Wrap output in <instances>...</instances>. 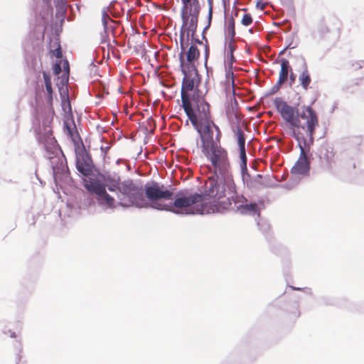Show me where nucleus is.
Here are the masks:
<instances>
[{
    "label": "nucleus",
    "instance_id": "obj_14",
    "mask_svg": "<svg viewBox=\"0 0 364 364\" xmlns=\"http://www.w3.org/2000/svg\"><path fill=\"white\" fill-rule=\"evenodd\" d=\"M39 140L48 150L51 149L52 151H54L55 149H57L56 140L53 136V132L49 126L45 128L44 134H40Z\"/></svg>",
    "mask_w": 364,
    "mask_h": 364
},
{
    "label": "nucleus",
    "instance_id": "obj_3",
    "mask_svg": "<svg viewBox=\"0 0 364 364\" xmlns=\"http://www.w3.org/2000/svg\"><path fill=\"white\" fill-rule=\"evenodd\" d=\"M229 206L230 203H225L220 205H208L207 201H204V196L202 194H191L187 190H183L176 193L173 205H168L167 210L177 214L203 215L213 213L221 208H228Z\"/></svg>",
    "mask_w": 364,
    "mask_h": 364
},
{
    "label": "nucleus",
    "instance_id": "obj_25",
    "mask_svg": "<svg viewBox=\"0 0 364 364\" xmlns=\"http://www.w3.org/2000/svg\"><path fill=\"white\" fill-rule=\"evenodd\" d=\"M253 22L252 16L250 14H244L241 18V23L245 26H250Z\"/></svg>",
    "mask_w": 364,
    "mask_h": 364
},
{
    "label": "nucleus",
    "instance_id": "obj_24",
    "mask_svg": "<svg viewBox=\"0 0 364 364\" xmlns=\"http://www.w3.org/2000/svg\"><path fill=\"white\" fill-rule=\"evenodd\" d=\"M227 31H228V36L231 38H234V37L235 36V20L232 17H231L228 20V26H227Z\"/></svg>",
    "mask_w": 364,
    "mask_h": 364
},
{
    "label": "nucleus",
    "instance_id": "obj_6",
    "mask_svg": "<svg viewBox=\"0 0 364 364\" xmlns=\"http://www.w3.org/2000/svg\"><path fill=\"white\" fill-rule=\"evenodd\" d=\"M143 195L147 201L146 206H137L138 208L151 207L158 210H168V205L161 202L162 200L172 199L173 192L164 189V186H160L156 182L145 185L143 189Z\"/></svg>",
    "mask_w": 364,
    "mask_h": 364
},
{
    "label": "nucleus",
    "instance_id": "obj_31",
    "mask_svg": "<svg viewBox=\"0 0 364 364\" xmlns=\"http://www.w3.org/2000/svg\"><path fill=\"white\" fill-rule=\"evenodd\" d=\"M266 4H264L262 1H257V8L260 9L261 10H264L265 9Z\"/></svg>",
    "mask_w": 364,
    "mask_h": 364
},
{
    "label": "nucleus",
    "instance_id": "obj_18",
    "mask_svg": "<svg viewBox=\"0 0 364 364\" xmlns=\"http://www.w3.org/2000/svg\"><path fill=\"white\" fill-rule=\"evenodd\" d=\"M186 62L185 63L188 65H194L193 63L198 60L200 57V51L196 45H191L186 53Z\"/></svg>",
    "mask_w": 364,
    "mask_h": 364
},
{
    "label": "nucleus",
    "instance_id": "obj_26",
    "mask_svg": "<svg viewBox=\"0 0 364 364\" xmlns=\"http://www.w3.org/2000/svg\"><path fill=\"white\" fill-rule=\"evenodd\" d=\"M240 151V159L241 161L240 166L241 168L247 169V156H246V151L245 149H239Z\"/></svg>",
    "mask_w": 364,
    "mask_h": 364
},
{
    "label": "nucleus",
    "instance_id": "obj_11",
    "mask_svg": "<svg viewBox=\"0 0 364 364\" xmlns=\"http://www.w3.org/2000/svg\"><path fill=\"white\" fill-rule=\"evenodd\" d=\"M75 154L77 171L85 176H90L92 171V160L82 141L75 146Z\"/></svg>",
    "mask_w": 364,
    "mask_h": 364
},
{
    "label": "nucleus",
    "instance_id": "obj_9",
    "mask_svg": "<svg viewBox=\"0 0 364 364\" xmlns=\"http://www.w3.org/2000/svg\"><path fill=\"white\" fill-rule=\"evenodd\" d=\"M200 134L201 150L204 151L220 144L221 132L218 125L211 119L196 128Z\"/></svg>",
    "mask_w": 364,
    "mask_h": 364
},
{
    "label": "nucleus",
    "instance_id": "obj_5",
    "mask_svg": "<svg viewBox=\"0 0 364 364\" xmlns=\"http://www.w3.org/2000/svg\"><path fill=\"white\" fill-rule=\"evenodd\" d=\"M186 114L195 128L210 120V106L203 99L192 96V99H184L181 102Z\"/></svg>",
    "mask_w": 364,
    "mask_h": 364
},
{
    "label": "nucleus",
    "instance_id": "obj_21",
    "mask_svg": "<svg viewBox=\"0 0 364 364\" xmlns=\"http://www.w3.org/2000/svg\"><path fill=\"white\" fill-rule=\"evenodd\" d=\"M299 80L301 83V87L306 90L311 82V76L308 69L306 68L301 74L299 77Z\"/></svg>",
    "mask_w": 364,
    "mask_h": 364
},
{
    "label": "nucleus",
    "instance_id": "obj_36",
    "mask_svg": "<svg viewBox=\"0 0 364 364\" xmlns=\"http://www.w3.org/2000/svg\"><path fill=\"white\" fill-rule=\"evenodd\" d=\"M250 33H253V30H252V29H250Z\"/></svg>",
    "mask_w": 364,
    "mask_h": 364
},
{
    "label": "nucleus",
    "instance_id": "obj_27",
    "mask_svg": "<svg viewBox=\"0 0 364 364\" xmlns=\"http://www.w3.org/2000/svg\"><path fill=\"white\" fill-rule=\"evenodd\" d=\"M208 21L209 24L210 23L212 16H213V0H208Z\"/></svg>",
    "mask_w": 364,
    "mask_h": 364
},
{
    "label": "nucleus",
    "instance_id": "obj_12",
    "mask_svg": "<svg viewBox=\"0 0 364 364\" xmlns=\"http://www.w3.org/2000/svg\"><path fill=\"white\" fill-rule=\"evenodd\" d=\"M199 14H181L182 18V28L180 33V46L183 43V46L184 42V35L185 33H187V36H189V33H191V35L193 36L197 29V24L198 20Z\"/></svg>",
    "mask_w": 364,
    "mask_h": 364
},
{
    "label": "nucleus",
    "instance_id": "obj_37",
    "mask_svg": "<svg viewBox=\"0 0 364 364\" xmlns=\"http://www.w3.org/2000/svg\"><path fill=\"white\" fill-rule=\"evenodd\" d=\"M67 103H68V105H69V107H70V102H69L68 100Z\"/></svg>",
    "mask_w": 364,
    "mask_h": 364
},
{
    "label": "nucleus",
    "instance_id": "obj_2",
    "mask_svg": "<svg viewBox=\"0 0 364 364\" xmlns=\"http://www.w3.org/2000/svg\"><path fill=\"white\" fill-rule=\"evenodd\" d=\"M204 201L213 199L208 202V205L215 204L220 205L225 203H230L228 208H221L215 212H221L225 210H232L241 214L250 213H255L257 209L255 203H247V200L242 196L236 193V186L232 176L223 174H213L205 183Z\"/></svg>",
    "mask_w": 364,
    "mask_h": 364
},
{
    "label": "nucleus",
    "instance_id": "obj_34",
    "mask_svg": "<svg viewBox=\"0 0 364 364\" xmlns=\"http://www.w3.org/2000/svg\"><path fill=\"white\" fill-rule=\"evenodd\" d=\"M229 48H230V52H231V55H232V51H233V49H234V48H233V45H232V44H231V43H230V44H229Z\"/></svg>",
    "mask_w": 364,
    "mask_h": 364
},
{
    "label": "nucleus",
    "instance_id": "obj_17",
    "mask_svg": "<svg viewBox=\"0 0 364 364\" xmlns=\"http://www.w3.org/2000/svg\"><path fill=\"white\" fill-rule=\"evenodd\" d=\"M226 115L229 122L231 124L232 129H237V127H240L241 117L237 111L233 107L231 108L228 107L226 110Z\"/></svg>",
    "mask_w": 364,
    "mask_h": 364
},
{
    "label": "nucleus",
    "instance_id": "obj_20",
    "mask_svg": "<svg viewBox=\"0 0 364 364\" xmlns=\"http://www.w3.org/2000/svg\"><path fill=\"white\" fill-rule=\"evenodd\" d=\"M43 79H44L46 90V92L48 95V102L50 105H52L53 91V88H52L50 76L45 72L43 73Z\"/></svg>",
    "mask_w": 364,
    "mask_h": 364
},
{
    "label": "nucleus",
    "instance_id": "obj_19",
    "mask_svg": "<svg viewBox=\"0 0 364 364\" xmlns=\"http://www.w3.org/2000/svg\"><path fill=\"white\" fill-rule=\"evenodd\" d=\"M50 46V53L52 57H55L56 58H62L63 53L61 49V46L59 40L58 38H55L54 40H51L49 43Z\"/></svg>",
    "mask_w": 364,
    "mask_h": 364
},
{
    "label": "nucleus",
    "instance_id": "obj_4",
    "mask_svg": "<svg viewBox=\"0 0 364 364\" xmlns=\"http://www.w3.org/2000/svg\"><path fill=\"white\" fill-rule=\"evenodd\" d=\"M105 188H107L110 191L118 190L119 195V204L122 206H146L147 201L143 195L142 187L137 186L132 180L128 179L120 182L119 177L104 178Z\"/></svg>",
    "mask_w": 364,
    "mask_h": 364
},
{
    "label": "nucleus",
    "instance_id": "obj_8",
    "mask_svg": "<svg viewBox=\"0 0 364 364\" xmlns=\"http://www.w3.org/2000/svg\"><path fill=\"white\" fill-rule=\"evenodd\" d=\"M211 162L213 174L232 176L227 150L220 144L202 151Z\"/></svg>",
    "mask_w": 364,
    "mask_h": 364
},
{
    "label": "nucleus",
    "instance_id": "obj_1",
    "mask_svg": "<svg viewBox=\"0 0 364 364\" xmlns=\"http://www.w3.org/2000/svg\"><path fill=\"white\" fill-rule=\"evenodd\" d=\"M273 103L290 130L291 136L299 143H305L306 137L313 143L315 129L318 126V119L315 111L311 107L306 106L304 107L299 113L296 107L289 105L282 97H276ZM299 146L300 155L291 171L294 174L302 175L309 172L310 162L304 147L300 144Z\"/></svg>",
    "mask_w": 364,
    "mask_h": 364
},
{
    "label": "nucleus",
    "instance_id": "obj_30",
    "mask_svg": "<svg viewBox=\"0 0 364 364\" xmlns=\"http://www.w3.org/2000/svg\"><path fill=\"white\" fill-rule=\"evenodd\" d=\"M53 71H54V73L55 75H58L61 72V67H60V63H55L53 66Z\"/></svg>",
    "mask_w": 364,
    "mask_h": 364
},
{
    "label": "nucleus",
    "instance_id": "obj_32",
    "mask_svg": "<svg viewBox=\"0 0 364 364\" xmlns=\"http://www.w3.org/2000/svg\"><path fill=\"white\" fill-rule=\"evenodd\" d=\"M289 79H290V85H292L295 82V79H296V75L294 74L292 70L290 71Z\"/></svg>",
    "mask_w": 364,
    "mask_h": 364
},
{
    "label": "nucleus",
    "instance_id": "obj_35",
    "mask_svg": "<svg viewBox=\"0 0 364 364\" xmlns=\"http://www.w3.org/2000/svg\"><path fill=\"white\" fill-rule=\"evenodd\" d=\"M353 168H355V164L354 163L353 164Z\"/></svg>",
    "mask_w": 364,
    "mask_h": 364
},
{
    "label": "nucleus",
    "instance_id": "obj_33",
    "mask_svg": "<svg viewBox=\"0 0 364 364\" xmlns=\"http://www.w3.org/2000/svg\"><path fill=\"white\" fill-rule=\"evenodd\" d=\"M48 12L50 14V16L53 14V9L50 6H49L47 9Z\"/></svg>",
    "mask_w": 364,
    "mask_h": 364
},
{
    "label": "nucleus",
    "instance_id": "obj_23",
    "mask_svg": "<svg viewBox=\"0 0 364 364\" xmlns=\"http://www.w3.org/2000/svg\"><path fill=\"white\" fill-rule=\"evenodd\" d=\"M64 127L66 130L67 134L72 139V140L75 143V146L77 145H80V143H79V141L77 140L78 135L75 134V133H74V130L75 129V126L74 125V127H72L71 126L69 125V124L68 122H65Z\"/></svg>",
    "mask_w": 364,
    "mask_h": 364
},
{
    "label": "nucleus",
    "instance_id": "obj_29",
    "mask_svg": "<svg viewBox=\"0 0 364 364\" xmlns=\"http://www.w3.org/2000/svg\"><path fill=\"white\" fill-rule=\"evenodd\" d=\"M263 176L261 174H257L254 179V182L259 186H265V183L262 181Z\"/></svg>",
    "mask_w": 364,
    "mask_h": 364
},
{
    "label": "nucleus",
    "instance_id": "obj_22",
    "mask_svg": "<svg viewBox=\"0 0 364 364\" xmlns=\"http://www.w3.org/2000/svg\"><path fill=\"white\" fill-rule=\"evenodd\" d=\"M236 136L239 149H245V137L243 131L240 127H237V129H232Z\"/></svg>",
    "mask_w": 364,
    "mask_h": 364
},
{
    "label": "nucleus",
    "instance_id": "obj_28",
    "mask_svg": "<svg viewBox=\"0 0 364 364\" xmlns=\"http://www.w3.org/2000/svg\"><path fill=\"white\" fill-rule=\"evenodd\" d=\"M318 32L321 33V35L323 36V35L328 33L329 32V30L324 23H321L319 26Z\"/></svg>",
    "mask_w": 364,
    "mask_h": 364
},
{
    "label": "nucleus",
    "instance_id": "obj_16",
    "mask_svg": "<svg viewBox=\"0 0 364 364\" xmlns=\"http://www.w3.org/2000/svg\"><path fill=\"white\" fill-rule=\"evenodd\" d=\"M200 6L198 0H192L182 3L181 14H199Z\"/></svg>",
    "mask_w": 364,
    "mask_h": 364
},
{
    "label": "nucleus",
    "instance_id": "obj_15",
    "mask_svg": "<svg viewBox=\"0 0 364 364\" xmlns=\"http://www.w3.org/2000/svg\"><path fill=\"white\" fill-rule=\"evenodd\" d=\"M281 69L279 73V79L277 82V90L283 85L288 79L289 73L291 71V68L289 65V62L286 58H282L281 60Z\"/></svg>",
    "mask_w": 364,
    "mask_h": 364
},
{
    "label": "nucleus",
    "instance_id": "obj_38",
    "mask_svg": "<svg viewBox=\"0 0 364 364\" xmlns=\"http://www.w3.org/2000/svg\"><path fill=\"white\" fill-rule=\"evenodd\" d=\"M65 63H66L67 66H68V62L67 60L65 61Z\"/></svg>",
    "mask_w": 364,
    "mask_h": 364
},
{
    "label": "nucleus",
    "instance_id": "obj_10",
    "mask_svg": "<svg viewBox=\"0 0 364 364\" xmlns=\"http://www.w3.org/2000/svg\"><path fill=\"white\" fill-rule=\"evenodd\" d=\"M85 187L89 192L95 195L99 205L111 209L115 208L114 198L107 193L105 186L102 183L97 180L90 179L85 184Z\"/></svg>",
    "mask_w": 364,
    "mask_h": 364
},
{
    "label": "nucleus",
    "instance_id": "obj_13",
    "mask_svg": "<svg viewBox=\"0 0 364 364\" xmlns=\"http://www.w3.org/2000/svg\"><path fill=\"white\" fill-rule=\"evenodd\" d=\"M336 152L331 146H323L319 154L320 166L325 169H331L335 163Z\"/></svg>",
    "mask_w": 364,
    "mask_h": 364
},
{
    "label": "nucleus",
    "instance_id": "obj_7",
    "mask_svg": "<svg viewBox=\"0 0 364 364\" xmlns=\"http://www.w3.org/2000/svg\"><path fill=\"white\" fill-rule=\"evenodd\" d=\"M181 52L179 53L178 58L181 72L183 74L181 85V102H183L184 99L187 100L192 99L189 92L194 90L197 82L199 81V77L195 65H188L185 63L184 53L186 48L183 46V43L181 45Z\"/></svg>",
    "mask_w": 364,
    "mask_h": 364
}]
</instances>
